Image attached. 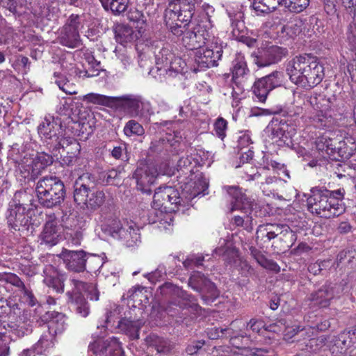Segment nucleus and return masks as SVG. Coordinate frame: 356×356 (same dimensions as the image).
Wrapping results in <instances>:
<instances>
[{"label":"nucleus","instance_id":"nucleus-19","mask_svg":"<svg viewBox=\"0 0 356 356\" xmlns=\"http://www.w3.org/2000/svg\"><path fill=\"white\" fill-rule=\"evenodd\" d=\"M95 177L93 175L86 172L81 175L74 185V200L79 205H84L92 190L95 188Z\"/></svg>","mask_w":356,"mask_h":356},{"label":"nucleus","instance_id":"nucleus-40","mask_svg":"<svg viewBox=\"0 0 356 356\" xmlns=\"http://www.w3.org/2000/svg\"><path fill=\"white\" fill-rule=\"evenodd\" d=\"M83 101L88 103L99 104L105 106H113L115 105V97L106 96L97 93H89L83 97Z\"/></svg>","mask_w":356,"mask_h":356},{"label":"nucleus","instance_id":"nucleus-62","mask_svg":"<svg viewBox=\"0 0 356 356\" xmlns=\"http://www.w3.org/2000/svg\"><path fill=\"white\" fill-rule=\"evenodd\" d=\"M56 143V147L65 149L66 147L69 145H74L76 148L79 145L76 140L72 137H63V134L61 136H59V139L58 140H55Z\"/></svg>","mask_w":356,"mask_h":356},{"label":"nucleus","instance_id":"nucleus-46","mask_svg":"<svg viewBox=\"0 0 356 356\" xmlns=\"http://www.w3.org/2000/svg\"><path fill=\"white\" fill-rule=\"evenodd\" d=\"M54 76L56 78L55 83L66 94L75 95L77 93L75 86L70 83L61 73L55 72Z\"/></svg>","mask_w":356,"mask_h":356},{"label":"nucleus","instance_id":"nucleus-54","mask_svg":"<svg viewBox=\"0 0 356 356\" xmlns=\"http://www.w3.org/2000/svg\"><path fill=\"white\" fill-rule=\"evenodd\" d=\"M128 3L129 0H112L106 10H111L114 15H120L127 10Z\"/></svg>","mask_w":356,"mask_h":356},{"label":"nucleus","instance_id":"nucleus-56","mask_svg":"<svg viewBox=\"0 0 356 356\" xmlns=\"http://www.w3.org/2000/svg\"><path fill=\"white\" fill-rule=\"evenodd\" d=\"M204 257L202 254H190L184 261L183 265L186 269H191L193 267H199L202 265Z\"/></svg>","mask_w":356,"mask_h":356},{"label":"nucleus","instance_id":"nucleus-57","mask_svg":"<svg viewBox=\"0 0 356 356\" xmlns=\"http://www.w3.org/2000/svg\"><path fill=\"white\" fill-rule=\"evenodd\" d=\"M332 342L334 343V346H336L337 348L341 349H343L354 343V342L349 337V335L346 334L345 331L341 332L337 338L331 341V343Z\"/></svg>","mask_w":356,"mask_h":356},{"label":"nucleus","instance_id":"nucleus-35","mask_svg":"<svg viewBox=\"0 0 356 356\" xmlns=\"http://www.w3.org/2000/svg\"><path fill=\"white\" fill-rule=\"evenodd\" d=\"M53 157L44 152L38 153L32 161L31 179H35L47 166L52 164Z\"/></svg>","mask_w":356,"mask_h":356},{"label":"nucleus","instance_id":"nucleus-48","mask_svg":"<svg viewBox=\"0 0 356 356\" xmlns=\"http://www.w3.org/2000/svg\"><path fill=\"white\" fill-rule=\"evenodd\" d=\"M53 345L52 337L49 334H43L34 345V350L37 354H44Z\"/></svg>","mask_w":356,"mask_h":356},{"label":"nucleus","instance_id":"nucleus-55","mask_svg":"<svg viewBox=\"0 0 356 356\" xmlns=\"http://www.w3.org/2000/svg\"><path fill=\"white\" fill-rule=\"evenodd\" d=\"M29 195L25 191H16L9 204L13 207H24L26 204V202L29 200Z\"/></svg>","mask_w":356,"mask_h":356},{"label":"nucleus","instance_id":"nucleus-27","mask_svg":"<svg viewBox=\"0 0 356 356\" xmlns=\"http://www.w3.org/2000/svg\"><path fill=\"white\" fill-rule=\"evenodd\" d=\"M333 143L334 155L337 154L343 159H349L356 151L355 139L351 136H346L343 140L336 138Z\"/></svg>","mask_w":356,"mask_h":356},{"label":"nucleus","instance_id":"nucleus-32","mask_svg":"<svg viewBox=\"0 0 356 356\" xmlns=\"http://www.w3.org/2000/svg\"><path fill=\"white\" fill-rule=\"evenodd\" d=\"M63 227L57 224H45L42 232V239L51 246L55 245L61 238Z\"/></svg>","mask_w":356,"mask_h":356},{"label":"nucleus","instance_id":"nucleus-47","mask_svg":"<svg viewBox=\"0 0 356 356\" xmlns=\"http://www.w3.org/2000/svg\"><path fill=\"white\" fill-rule=\"evenodd\" d=\"M70 282L73 288L72 291H67L66 293L69 301H73L76 296L82 295L81 292L88 291V288L90 286V285H88L86 283L76 279H72Z\"/></svg>","mask_w":356,"mask_h":356},{"label":"nucleus","instance_id":"nucleus-11","mask_svg":"<svg viewBox=\"0 0 356 356\" xmlns=\"http://www.w3.org/2000/svg\"><path fill=\"white\" fill-rule=\"evenodd\" d=\"M158 175L157 168L154 164L144 161L140 162L134 173V177L136 180L137 189L143 193L150 195L152 193L150 187L154 183Z\"/></svg>","mask_w":356,"mask_h":356},{"label":"nucleus","instance_id":"nucleus-39","mask_svg":"<svg viewBox=\"0 0 356 356\" xmlns=\"http://www.w3.org/2000/svg\"><path fill=\"white\" fill-rule=\"evenodd\" d=\"M279 5L280 0H254L252 6L257 15H260L275 10Z\"/></svg>","mask_w":356,"mask_h":356},{"label":"nucleus","instance_id":"nucleus-2","mask_svg":"<svg viewBox=\"0 0 356 356\" xmlns=\"http://www.w3.org/2000/svg\"><path fill=\"white\" fill-rule=\"evenodd\" d=\"M222 189L230 197L226 207V213L232 215L234 222H252L254 220L252 216L255 204L254 199L248 197L238 186H224Z\"/></svg>","mask_w":356,"mask_h":356},{"label":"nucleus","instance_id":"nucleus-23","mask_svg":"<svg viewBox=\"0 0 356 356\" xmlns=\"http://www.w3.org/2000/svg\"><path fill=\"white\" fill-rule=\"evenodd\" d=\"M216 254H222L225 257V260L239 270L242 275L247 276L251 274L253 269L248 262L243 259L240 256L238 251L234 248H227L225 251L221 248H216L214 250Z\"/></svg>","mask_w":356,"mask_h":356},{"label":"nucleus","instance_id":"nucleus-51","mask_svg":"<svg viewBox=\"0 0 356 356\" xmlns=\"http://www.w3.org/2000/svg\"><path fill=\"white\" fill-rule=\"evenodd\" d=\"M70 302L74 304L76 312L81 316L86 317L88 315L89 306L88 302L82 295L76 296L75 298H74V300Z\"/></svg>","mask_w":356,"mask_h":356},{"label":"nucleus","instance_id":"nucleus-33","mask_svg":"<svg viewBox=\"0 0 356 356\" xmlns=\"http://www.w3.org/2000/svg\"><path fill=\"white\" fill-rule=\"evenodd\" d=\"M115 40L121 44L131 42L137 39V34L134 29L124 24H118L114 29Z\"/></svg>","mask_w":356,"mask_h":356},{"label":"nucleus","instance_id":"nucleus-1","mask_svg":"<svg viewBox=\"0 0 356 356\" xmlns=\"http://www.w3.org/2000/svg\"><path fill=\"white\" fill-rule=\"evenodd\" d=\"M286 71L291 82L306 89L316 86L325 76L323 65L312 54L294 57L288 62Z\"/></svg>","mask_w":356,"mask_h":356},{"label":"nucleus","instance_id":"nucleus-18","mask_svg":"<svg viewBox=\"0 0 356 356\" xmlns=\"http://www.w3.org/2000/svg\"><path fill=\"white\" fill-rule=\"evenodd\" d=\"M65 268L72 272L81 273L86 270L88 254L82 250H70L63 248L59 254Z\"/></svg>","mask_w":356,"mask_h":356},{"label":"nucleus","instance_id":"nucleus-4","mask_svg":"<svg viewBox=\"0 0 356 356\" xmlns=\"http://www.w3.org/2000/svg\"><path fill=\"white\" fill-rule=\"evenodd\" d=\"M161 291L163 295H169L171 298L165 307V311L170 316L177 315L180 309L191 308L193 311L197 312L199 308L194 297L170 282L163 284L161 286Z\"/></svg>","mask_w":356,"mask_h":356},{"label":"nucleus","instance_id":"nucleus-53","mask_svg":"<svg viewBox=\"0 0 356 356\" xmlns=\"http://www.w3.org/2000/svg\"><path fill=\"white\" fill-rule=\"evenodd\" d=\"M314 352H317L322 349L325 350L330 346L327 344V338L325 336H320L318 338H312L309 339L307 345Z\"/></svg>","mask_w":356,"mask_h":356},{"label":"nucleus","instance_id":"nucleus-34","mask_svg":"<svg viewBox=\"0 0 356 356\" xmlns=\"http://www.w3.org/2000/svg\"><path fill=\"white\" fill-rule=\"evenodd\" d=\"M85 228L80 224H70L63 227V232L65 238L74 245H80L84 235Z\"/></svg>","mask_w":356,"mask_h":356},{"label":"nucleus","instance_id":"nucleus-45","mask_svg":"<svg viewBox=\"0 0 356 356\" xmlns=\"http://www.w3.org/2000/svg\"><path fill=\"white\" fill-rule=\"evenodd\" d=\"M123 132L127 137L142 136L145 134V129L138 121L130 120L125 124Z\"/></svg>","mask_w":356,"mask_h":356},{"label":"nucleus","instance_id":"nucleus-59","mask_svg":"<svg viewBox=\"0 0 356 356\" xmlns=\"http://www.w3.org/2000/svg\"><path fill=\"white\" fill-rule=\"evenodd\" d=\"M202 50L210 60H215V66H217L218 61L221 58L222 55V47L215 46L214 48L207 47L205 49H202Z\"/></svg>","mask_w":356,"mask_h":356},{"label":"nucleus","instance_id":"nucleus-25","mask_svg":"<svg viewBox=\"0 0 356 356\" xmlns=\"http://www.w3.org/2000/svg\"><path fill=\"white\" fill-rule=\"evenodd\" d=\"M188 284L195 291H207L210 298H216L219 293L215 284L200 272H194L189 278Z\"/></svg>","mask_w":356,"mask_h":356},{"label":"nucleus","instance_id":"nucleus-10","mask_svg":"<svg viewBox=\"0 0 356 356\" xmlns=\"http://www.w3.org/2000/svg\"><path fill=\"white\" fill-rule=\"evenodd\" d=\"M284 79L283 72L275 70L256 79L252 86V92L258 101L264 103L270 91L283 86Z\"/></svg>","mask_w":356,"mask_h":356},{"label":"nucleus","instance_id":"nucleus-64","mask_svg":"<svg viewBox=\"0 0 356 356\" xmlns=\"http://www.w3.org/2000/svg\"><path fill=\"white\" fill-rule=\"evenodd\" d=\"M23 293V298L28 303L29 305L35 306L38 301L34 296L32 291H31L26 286L20 291Z\"/></svg>","mask_w":356,"mask_h":356},{"label":"nucleus","instance_id":"nucleus-14","mask_svg":"<svg viewBox=\"0 0 356 356\" xmlns=\"http://www.w3.org/2000/svg\"><path fill=\"white\" fill-rule=\"evenodd\" d=\"M288 54V50L276 45L268 46L259 49L252 54L253 62L259 67H264L280 61Z\"/></svg>","mask_w":356,"mask_h":356},{"label":"nucleus","instance_id":"nucleus-16","mask_svg":"<svg viewBox=\"0 0 356 356\" xmlns=\"http://www.w3.org/2000/svg\"><path fill=\"white\" fill-rule=\"evenodd\" d=\"M33 321L25 315L19 317L16 322L3 321L0 325V336L15 339L24 337L32 332Z\"/></svg>","mask_w":356,"mask_h":356},{"label":"nucleus","instance_id":"nucleus-9","mask_svg":"<svg viewBox=\"0 0 356 356\" xmlns=\"http://www.w3.org/2000/svg\"><path fill=\"white\" fill-rule=\"evenodd\" d=\"M181 198L176 188L164 186L157 188L153 196L152 207L165 212H175L181 205Z\"/></svg>","mask_w":356,"mask_h":356},{"label":"nucleus","instance_id":"nucleus-28","mask_svg":"<svg viewBox=\"0 0 356 356\" xmlns=\"http://www.w3.org/2000/svg\"><path fill=\"white\" fill-rule=\"evenodd\" d=\"M164 20L167 29L175 35L181 36L184 35L187 31L186 26L189 24L180 22L179 16L175 14L171 8H167L165 10Z\"/></svg>","mask_w":356,"mask_h":356},{"label":"nucleus","instance_id":"nucleus-30","mask_svg":"<svg viewBox=\"0 0 356 356\" xmlns=\"http://www.w3.org/2000/svg\"><path fill=\"white\" fill-rule=\"evenodd\" d=\"M249 73L245 56L241 53H237L233 60L232 79L236 83H240L247 79Z\"/></svg>","mask_w":356,"mask_h":356},{"label":"nucleus","instance_id":"nucleus-61","mask_svg":"<svg viewBox=\"0 0 356 356\" xmlns=\"http://www.w3.org/2000/svg\"><path fill=\"white\" fill-rule=\"evenodd\" d=\"M186 66V63L180 57L174 56L173 59L170 63L168 71H173L177 73L182 72Z\"/></svg>","mask_w":356,"mask_h":356},{"label":"nucleus","instance_id":"nucleus-7","mask_svg":"<svg viewBox=\"0 0 356 356\" xmlns=\"http://www.w3.org/2000/svg\"><path fill=\"white\" fill-rule=\"evenodd\" d=\"M307 103L316 111L312 120L316 127H329L337 116L334 102L323 95H315L307 98Z\"/></svg>","mask_w":356,"mask_h":356},{"label":"nucleus","instance_id":"nucleus-43","mask_svg":"<svg viewBox=\"0 0 356 356\" xmlns=\"http://www.w3.org/2000/svg\"><path fill=\"white\" fill-rule=\"evenodd\" d=\"M25 210L26 209L24 207H13L9 205L6 213L8 222H22L25 219Z\"/></svg>","mask_w":356,"mask_h":356},{"label":"nucleus","instance_id":"nucleus-36","mask_svg":"<svg viewBox=\"0 0 356 356\" xmlns=\"http://www.w3.org/2000/svg\"><path fill=\"white\" fill-rule=\"evenodd\" d=\"M143 325L140 320H131L130 318H122L118 324L119 329L128 335L131 339L139 338V330Z\"/></svg>","mask_w":356,"mask_h":356},{"label":"nucleus","instance_id":"nucleus-60","mask_svg":"<svg viewBox=\"0 0 356 356\" xmlns=\"http://www.w3.org/2000/svg\"><path fill=\"white\" fill-rule=\"evenodd\" d=\"M343 190L338 189L336 191L328 190V193L326 194L327 198L329 199L330 203L332 204V207H338V201L343 199Z\"/></svg>","mask_w":356,"mask_h":356},{"label":"nucleus","instance_id":"nucleus-6","mask_svg":"<svg viewBox=\"0 0 356 356\" xmlns=\"http://www.w3.org/2000/svg\"><path fill=\"white\" fill-rule=\"evenodd\" d=\"M115 98V105L123 108L132 118L149 120L154 113L151 103L145 101L141 95L129 94Z\"/></svg>","mask_w":356,"mask_h":356},{"label":"nucleus","instance_id":"nucleus-15","mask_svg":"<svg viewBox=\"0 0 356 356\" xmlns=\"http://www.w3.org/2000/svg\"><path fill=\"white\" fill-rule=\"evenodd\" d=\"M79 26V16L72 14L60 31L58 37L60 44L70 48L77 47L80 44Z\"/></svg>","mask_w":356,"mask_h":356},{"label":"nucleus","instance_id":"nucleus-12","mask_svg":"<svg viewBox=\"0 0 356 356\" xmlns=\"http://www.w3.org/2000/svg\"><path fill=\"white\" fill-rule=\"evenodd\" d=\"M246 327L250 328L254 332L260 333L262 329L275 332L273 329L274 326L270 325L266 327L264 322L261 319L252 318L248 323H244L240 320H236L231 323L230 327L226 328H216L217 337H236V335H242L241 328Z\"/></svg>","mask_w":356,"mask_h":356},{"label":"nucleus","instance_id":"nucleus-5","mask_svg":"<svg viewBox=\"0 0 356 356\" xmlns=\"http://www.w3.org/2000/svg\"><path fill=\"white\" fill-rule=\"evenodd\" d=\"M328 190L324 187H314L307 197V210L321 218H330L340 213L339 207H332L326 194Z\"/></svg>","mask_w":356,"mask_h":356},{"label":"nucleus","instance_id":"nucleus-26","mask_svg":"<svg viewBox=\"0 0 356 356\" xmlns=\"http://www.w3.org/2000/svg\"><path fill=\"white\" fill-rule=\"evenodd\" d=\"M334 297V288L330 284L323 285L318 290L312 292L307 298L314 305L327 307Z\"/></svg>","mask_w":356,"mask_h":356},{"label":"nucleus","instance_id":"nucleus-38","mask_svg":"<svg viewBox=\"0 0 356 356\" xmlns=\"http://www.w3.org/2000/svg\"><path fill=\"white\" fill-rule=\"evenodd\" d=\"M0 6L16 15H21L27 9V0H0Z\"/></svg>","mask_w":356,"mask_h":356},{"label":"nucleus","instance_id":"nucleus-17","mask_svg":"<svg viewBox=\"0 0 356 356\" xmlns=\"http://www.w3.org/2000/svg\"><path fill=\"white\" fill-rule=\"evenodd\" d=\"M89 351L99 356H124L120 343L115 338L97 339L88 346Z\"/></svg>","mask_w":356,"mask_h":356},{"label":"nucleus","instance_id":"nucleus-52","mask_svg":"<svg viewBox=\"0 0 356 356\" xmlns=\"http://www.w3.org/2000/svg\"><path fill=\"white\" fill-rule=\"evenodd\" d=\"M127 19L131 22L136 23L138 26H140V28L147 23L146 16L137 8H131L128 11Z\"/></svg>","mask_w":356,"mask_h":356},{"label":"nucleus","instance_id":"nucleus-8","mask_svg":"<svg viewBox=\"0 0 356 356\" xmlns=\"http://www.w3.org/2000/svg\"><path fill=\"white\" fill-rule=\"evenodd\" d=\"M102 237L112 236L124 239L129 247L136 245L140 241V234L135 226L129 224H99L95 229Z\"/></svg>","mask_w":356,"mask_h":356},{"label":"nucleus","instance_id":"nucleus-49","mask_svg":"<svg viewBox=\"0 0 356 356\" xmlns=\"http://www.w3.org/2000/svg\"><path fill=\"white\" fill-rule=\"evenodd\" d=\"M152 346L155 348L156 351L159 353H168L172 348L170 341L158 336L152 337Z\"/></svg>","mask_w":356,"mask_h":356},{"label":"nucleus","instance_id":"nucleus-20","mask_svg":"<svg viewBox=\"0 0 356 356\" xmlns=\"http://www.w3.org/2000/svg\"><path fill=\"white\" fill-rule=\"evenodd\" d=\"M160 44L161 45H157L155 47L154 51L156 70L152 69L149 72V74H152L156 79H157V76L155 73H156L161 79V76L168 72V68L167 67L169 66L170 63H171L175 56L171 51L168 44L163 43H161Z\"/></svg>","mask_w":356,"mask_h":356},{"label":"nucleus","instance_id":"nucleus-29","mask_svg":"<svg viewBox=\"0 0 356 356\" xmlns=\"http://www.w3.org/2000/svg\"><path fill=\"white\" fill-rule=\"evenodd\" d=\"M43 320L47 321L49 331L55 334L62 333L67 326L65 315L58 312H47L43 316Z\"/></svg>","mask_w":356,"mask_h":356},{"label":"nucleus","instance_id":"nucleus-3","mask_svg":"<svg viewBox=\"0 0 356 356\" xmlns=\"http://www.w3.org/2000/svg\"><path fill=\"white\" fill-rule=\"evenodd\" d=\"M35 192L39 203L52 208L61 204L65 196L63 182L57 177H44L38 180Z\"/></svg>","mask_w":356,"mask_h":356},{"label":"nucleus","instance_id":"nucleus-58","mask_svg":"<svg viewBox=\"0 0 356 356\" xmlns=\"http://www.w3.org/2000/svg\"><path fill=\"white\" fill-rule=\"evenodd\" d=\"M227 129V122L222 118H218L214 123V131L216 135L223 140L226 136Z\"/></svg>","mask_w":356,"mask_h":356},{"label":"nucleus","instance_id":"nucleus-13","mask_svg":"<svg viewBox=\"0 0 356 356\" xmlns=\"http://www.w3.org/2000/svg\"><path fill=\"white\" fill-rule=\"evenodd\" d=\"M209 22L207 24L197 23L193 30L186 32L182 38L184 45L190 50H199L209 40V30L212 27Z\"/></svg>","mask_w":356,"mask_h":356},{"label":"nucleus","instance_id":"nucleus-31","mask_svg":"<svg viewBox=\"0 0 356 356\" xmlns=\"http://www.w3.org/2000/svg\"><path fill=\"white\" fill-rule=\"evenodd\" d=\"M44 283L52 287L57 293H62L64 291V282L58 276V273L54 266H46L43 270Z\"/></svg>","mask_w":356,"mask_h":356},{"label":"nucleus","instance_id":"nucleus-24","mask_svg":"<svg viewBox=\"0 0 356 356\" xmlns=\"http://www.w3.org/2000/svg\"><path fill=\"white\" fill-rule=\"evenodd\" d=\"M200 4L194 3L188 0H173L168 8H171L180 19V22L189 24Z\"/></svg>","mask_w":356,"mask_h":356},{"label":"nucleus","instance_id":"nucleus-22","mask_svg":"<svg viewBox=\"0 0 356 356\" xmlns=\"http://www.w3.org/2000/svg\"><path fill=\"white\" fill-rule=\"evenodd\" d=\"M38 131L45 140H58L63 132L61 119L58 117H46L38 126Z\"/></svg>","mask_w":356,"mask_h":356},{"label":"nucleus","instance_id":"nucleus-44","mask_svg":"<svg viewBox=\"0 0 356 356\" xmlns=\"http://www.w3.org/2000/svg\"><path fill=\"white\" fill-rule=\"evenodd\" d=\"M87 203L84 204L88 209H97L100 207L105 201V195L102 191H95L92 190L88 198Z\"/></svg>","mask_w":356,"mask_h":356},{"label":"nucleus","instance_id":"nucleus-63","mask_svg":"<svg viewBox=\"0 0 356 356\" xmlns=\"http://www.w3.org/2000/svg\"><path fill=\"white\" fill-rule=\"evenodd\" d=\"M12 29L0 23V44H6L12 36Z\"/></svg>","mask_w":356,"mask_h":356},{"label":"nucleus","instance_id":"nucleus-21","mask_svg":"<svg viewBox=\"0 0 356 356\" xmlns=\"http://www.w3.org/2000/svg\"><path fill=\"white\" fill-rule=\"evenodd\" d=\"M266 131L270 133L272 138H279L284 143L291 139L296 134L293 125L279 118H273L266 127Z\"/></svg>","mask_w":356,"mask_h":356},{"label":"nucleus","instance_id":"nucleus-37","mask_svg":"<svg viewBox=\"0 0 356 356\" xmlns=\"http://www.w3.org/2000/svg\"><path fill=\"white\" fill-rule=\"evenodd\" d=\"M282 184V181L281 179L275 176H270L266 177L265 181L261 183L260 188L265 195L269 196L273 195V196H275L277 195L280 200L283 199L290 201L291 200V197L287 196V198H283L282 196H279L277 195V191H278L279 186Z\"/></svg>","mask_w":356,"mask_h":356},{"label":"nucleus","instance_id":"nucleus-41","mask_svg":"<svg viewBox=\"0 0 356 356\" xmlns=\"http://www.w3.org/2000/svg\"><path fill=\"white\" fill-rule=\"evenodd\" d=\"M334 138H331L327 135L318 137L315 141L316 148L318 152H325L330 156H334Z\"/></svg>","mask_w":356,"mask_h":356},{"label":"nucleus","instance_id":"nucleus-50","mask_svg":"<svg viewBox=\"0 0 356 356\" xmlns=\"http://www.w3.org/2000/svg\"><path fill=\"white\" fill-rule=\"evenodd\" d=\"M195 61L198 67L202 69L215 66V60H210L202 48L195 52Z\"/></svg>","mask_w":356,"mask_h":356},{"label":"nucleus","instance_id":"nucleus-42","mask_svg":"<svg viewBox=\"0 0 356 356\" xmlns=\"http://www.w3.org/2000/svg\"><path fill=\"white\" fill-rule=\"evenodd\" d=\"M280 6L287 8L290 12L300 13L305 10L309 4V0H280Z\"/></svg>","mask_w":356,"mask_h":356}]
</instances>
